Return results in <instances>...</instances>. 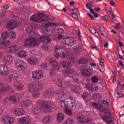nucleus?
<instances>
[{"label":"nucleus","mask_w":124,"mask_h":124,"mask_svg":"<svg viewBox=\"0 0 124 124\" xmlns=\"http://www.w3.org/2000/svg\"><path fill=\"white\" fill-rule=\"evenodd\" d=\"M23 88H24V85H23V84H22V82H17V85H16V90H22V89H23Z\"/></svg>","instance_id":"40"},{"label":"nucleus","mask_w":124,"mask_h":124,"mask_svg":"<svg viewBox=\"0 0 124 124\" xmlns=\"http://www.w3.org/2000/svg\"><path fill=\"white\" fill-rule=\"evenodd\" d=\"M67 102L65 101H62L61 102L62 105H60L62 108L65 107H70V108H73L74 106H76V100L73 98V97H69V99L67 100Z\"/></svg>","instance_id":"6"},{"label":"nucleus","mask_w":124,"mask_h":124,"mask_svg":"<svg viewBox=\"0 0 124 124\" xmlns=\"http://www.w3.org/2000/svg\"><path fill=\"white\" fill-rule=\"evenodd\" d=\"M9 45H10V41L9 40H1V42L0 43V49L5 48V47H7V46H9Z\"/></svg>","instance_id":"18"},{"label":"nucleus","mask_w":124,"mask_h":124,"mask_svg":"<svg viewBox=\"0 0 124 124\" xmlns=\"http://www.w3.org/2000/svg\"><path fill=\"white\" fill-rule=\"evenodd\" d=\"M54 49L55 51H59L60 50H63V49H64V47L61 45H57L55 46Z\"/></svg>","instance_id":"43"},{"label":"nucleus","mask_w":124,"mask_h":124,"mask_svg":"<svg viewBox=\"0 0 124 124\" xmlns=\"http://www.w3.org/2000/svg\"><path fill=\"white\" fill-rule=\"evenodd\" d=\"M88 93L87 92H85L83 93L82 96L83 98H87L88 97Z\"/></svg>","instance_id":"62"},{"label":"nucleus","mask_w":124,"mask_h":124,"mask_svg":"<svg viewBox=\"0 0 124 124\" xmlns=\"http://www.w3.org/2000/svg\"><path fill=\"white\" fill-rule=\"evenodd\" d=\"M121 28H122V27L121 26V23L120 22L118 23L117 25H116L114 27V29H115L116 30H120Z\"/></svg>","instance_id":"53"},{"label":"nucleus","mask_w":124,"mask_h":124,"mask_svg":"<svg viewBox=\"0 0 124 124\" xmlns=\"http://www.w3.org/2000/svg\"><path fill=\"white\" fill-rule=\"evenodd\" d=\"M74 19H76L78 18V16H77V14L75 12V11H73V13H72L71 15Z\"/></svg>","instance_id":"57"},{"label":"nucleus","mask_w":124,"mask_h":124,"mask_svg":"<svg viewBox=\"0 0 124 124\" xmlns=\"http://www.w3.org/2000/svg\"><path fill=\"white\" fill-rule=\"evenodd\" d=\"M62 88H71L72 84L68 80L64 81L62 82Z\"/></svg>","instance_id":"26"},{"label":"nucleus","mask_w":124,"mask_h":124,"mask_svg":"<svg viewBox=\"0 0 124 124\" xmlns=\"http://www.w3.org/2000/svg\"><path fill=\"white\" fill-rule=\"evenodd\" d=\"M16 51V45L11 46L10 47L7 48V53H10V54H13L14 52Z\"/></svg>","instance_id":"23"},{"label":"nucleus","mask_w":124,"mask_h":124,"mask_svg":"<svg viewBox=\"0 0 124 124\" xmlns=\"http://www.w3.org/2000/svg\"><path fill=\"white\" fill-rule=\"evenodd\" d=\"M12 38H16V33L14 31H12L10 33Z\"/></svg>","instance_id":"56"},{"label":"nucleus","mask_w":124,"mask_h":124,"mask_svg":"<svg viewBox=\"0 0 124 124\" xmlns=\"http://www.w3.org/2000/svg\"><path fill=\"white\" fill-rule=\"evenodd\" d=\"M26 117H22L18 119V122L23 124H25Z\"/></svg>","instance_id":"46"},{"label":"nucleus","mask_w":124,"mask_h":124,"mask_svg":"<svg viewBox=\"0 0 124 124\" xmlns=\"http://www.w3.org/2000/svg\"><path fill=\"white\" fill-rule=\"evenodd\" d=\"M16 112L17 116H23V115H25V110L22 108H16Z\"/></svg>","instance_id":"32"},{"label":"nucleus","mask_w":124,"mask_h":124,"mask_svg":"<svg viewBox=\"0 0 124 124\" xmlns=\"http://www.w3.org/2000/svg\"><path fill=\"white\" fill-rule=\"evenodd\" d=\"M55 94H59V96L58 97V102L59 105H62V101H64L65 99H69V97H72V96L69 95L68 94H64L63 91L62 90H59L55 92Z\"/></svg>","instance_id":"4"},{"label":"nucleus","mask_w":124,"mask_h":124,"mask_svg":"<svg viewBox=\"0 0 124 124\" xmlns=\"http://www.w3.org/2000/svg\"><path fill=\"white\" fill-rule=\"evenodd\" d=\"M38 17L39 18V21H40V22H48L51 20V19H50V17H49V16L41 13L39 14Z\"/></svg>","instance_id":"16"},{"label":"nucleus","mask_w":124,"mask_h":124,"mask_svg":"<svg viewBox=\"0 0 124 124\" xmlns=\"http://www.w3.org/2000/svg\"><path fill=\"white\" fill-rule=\"evenodd\" d=\"M78 121L79 122H80V123H87V119H84V116H83V115H78Z\"/></svg>","instance_id":"38"},{"label":"nucleus","mask_w":124,"mask_h":124,"mask_svg":"<svg viewBox=\"0 0 124 124\" xmlns=\"http://www.w3.org/2000/svg\"><path fill=\"white\" fill-rule=\"evenodd\" d=\"M89 31L90 32L92 33L93 34H94V33H96V30L93 27H91Z\"/></svg>","instance_id":"52"},{"label":"nucleus","mask_w":124,"mask_h":124,"mask_svg":"<svg viewBox=\"0 0 124 124\" xmlns=\"http://www.w3.org/2000/svg\"><path fill=\"white\" fill-rule=\"evenodd\" d=\"M43 89V84L40 82H37L35 84L31 83L29 85V90L30 92H35L37 93L41 92Z\"/></svg>","instance_id":"7"},{"label":"nucleus","mask_w":124,"mask_h":124,"mask_svg":"<svg viewBox=\"0 0 124 124\" xmlns=\"http://www.w3.org/2000/svg\"><path fill=\"white\" fill-rule=\"evenodd\" d=\"M1 36L2 38V39L1 40L7 39V37L8 36V32H7V31H6L3 32L1 34Z\"/></svg>","instance_id":"41"},{"label":"nucleus","mask_w":124,"mask_h":124,"mask_svg":"<svg viewBox=\"0 0 124 124\" xmlns=\"http://www.w3.org/2000/svg\"><path fill=\"white\" fill-rule=\"evenodd\" d=\"M54 25H55V23H46L45 26L46 27V28H49V27H51V26H54Z\"/></svg>","instance_id":"59"},{"label":"nucleus","mask_w":124,"mask_h":124,"mask_svg":"<svg viewBox=\"0 0 124 124\" xmlns=\"http://www.w3.org/2000/svg\"><path fill=\"white\" fill-rule=\"evenodd\" d=\"M98 80H99L98 77L96 76L93 77L91 78V81L92 83H97V82H98Z\"/></svg>","instance_id":"44"},{"label":"nucleus","mask_w":124,"mask_h":124,"mask_svg":"<svg viewBox=\"0 0 124 124\" xmlns=\"http://www.w3.org/2000/svg\"><path fill=\"white\" fill-rule=\"evenodd\" d=\"M87 15L90 17L91 20H94V17H93V15H92L90 13H88Z\"/></svg>","instance_id":"63"},{"label":"nucleus","mask_w":124,"mask_h":124,"mask_svg":"<svg viewBox=\"0 0 124 124\" xmlns=\"http://www.w3.org/2000/svg\"><path fill=\"white\" fill-rule=\"evenodd\" d=\"M49 62L51 63V65L55 69H60L61 66L59 65V63L57 61L54 60V59H51L49 60Z\"/></svg>","instance_id":"19"},{"label":"nucleus","mask_w":124,"mask_h":124,"mask_svg":"<svg viewBox=\"0 0 124 124\" xmlns=\"http://www.w3.org/2000/svg\"><path fill=\"white\" fill-rule=\"evenodd\" d=\"M31 104H32V101L31 100H24L21 102V105L23 107H30Z\"/></svg>","instance_id":"21"},{"label":"nucleus","mask_w":124,"mask_h":124,"mask_svg":"<svg viewBox=\"0 0 124 124\" xmlns=\"http://www.w3.org/2000/svg\"><path fill=\"white\" fill-rule=\"evenodd\" d=\"M93 71L90 69V66L88 65H86L85 68H83L81 71V74L84 77H87L89 78L90 76L93 75Z\"/></svg>","instance_id":"11"},{"label":"nucleus","mask_w":124,"mask_h":124,"mask_svg":"<svg viewBox=\"0 0 124 124\" xmlns=\"http://www.w3.org/2000/svg\"><path fill=\"white\" fill-rule=\"evenodd\" d=\"M81 77L79 76H77V77H72L71 78V81L72 82H76V83H80L81 82V80L80 79Z\"/></svg>","instance_id":"29"},{"label":"nucleus","mask_w":124,"mask_h":124,"mask_svg":"<svg viewBox=\"0 0 124 124\" xmlns=\"http://www.w3.org/2000/svg\"><path fill=\"white\" fill-rule=\"evenodd\" d=\"M69 59L70 62H67L63 61L60 62L61 66L65 69V72L67 75H70V74L75 73V70L73 69H70V67H71L72 64L76 62V60H75L74 56L71 55H69Z\"/></svg>","instance_id":"2"},{"label":"nucleus","mask_w":124,"mask_h":124,"mask_svg":"<svg viewBox=\"0 0 124 124\" xmlns=\"http://www.w3.org/2000/svg\"><path fill=\"white\" fill-rule=\"evenodd\" d=\"M72 91L76 93H78L79 90V88L76 87L75 86H73L72 87Z\"/></svg>","instance_id":"48"},{"label":"nucleus","mask_w":124,"mask_h":124,"mask_svg":"<svg viewBox=\"0 0 124 124\" xmlns=\"http://www.w3.org/2000/svg\"><path fill=\"white\" fill-rule=\"evenodd\" d=\"M86 7L87 9H91V8H93V5L90 3H87L86 5Z\"/></svg>","instance_id":"55"},{"label":"nucleus","mask_w":124,"mask_h":124,"mask_svg":"<svg viewBox=\"0 0 124 124\" xmlns=\"http://www.w3.org/2000/svg\"><path fill=\"white\" fill-rule=\"evenodd\" d=\"M6 28L9 31L16 29V16L11 18L10 22L6 25Z\"/></svg>","instance_id":"9"},{"label":"nucleus","mask_w":124,"mask_h":124,"mask_svg":"<svg viewBox=\"0 0 124 124\" xmlns=\"http://www.w3.org/2000/svg\"><path fill=\"white\" fill-rule=\"evenodd\" d=\"M11 78L12 80H16V71H13L12 72Z\"/></svg>","instance_id":"45"},{"label":"nucleus","mask_w":124,"mask_h":124,"mask_svg":"<svg viewBox=\"0 0 124 124\" xmlns=\"http://www.w3.org/2000/svg\"><path fill=\"white\" fill-rule=\"evenodd\" d=\"M63 120H64V114L63 113H59L57 114V121L58 123L63 121Z\"/></svg>","instance_id":"25"},{"label":"nucleus","mask_w":124,"mask_h":124,"mask_svg":"<svg viewBox=\"0 0 124 124\" xmlns=\"http://www.w3.org/2000/svg\"><path fill=\"white\" fill-rule=\"evenodd\" d=\"M55 94V92L46 91L44 93V96L46 98H49Z\"/></svg>","instance_id":"24"},{"label":"nucleus","mask_w":124,"mask_h":124,"mask_svg":"<svg viewBox=\"0 0 124 124\" xmlns=\"http://www.w3.org/2000/svg\"><path fill=\"white\" fill-rule=\"evenodd\" d=\"M0 74L3 76H7L9 74V68L7 65H0Z\"/></svg>","instance_id":"15"},{"label":"nucleus","mask_w":124,"mask_h":124,"mask_svg":"<svg viewBox=\"0 0 124 124\" xmlns=\"http://www.w3.org/2000/svg\"><path fill=\"white\" fill-rule=\"evenodd\" d=\"M86 122H87L86 123L88 124H95V123L92 122V120H91V119H87Z\"/></svg>","instance_id":"60"},{"label":"nucleus","mask_w":124,"mask_h":124,"mask_svg":"<svg viewBox=\"0 0 124 124\" xmlns=\"http://www.w3.org/2000/svg\"><path fill=\"white\" fill-rule=\"evenodd\" d=\"M48 66H49V64L47 63H44L41 64V67L44 69H45V68H46V67H48Z\"/></svg>","instance_id":"51"},{"label":"nucleus","mask_w":124,"mask_h":124,"mask_svg":"<svg viewBox=\"0 0 124 124\" xmlns=\"http://www.w3.org/2000/svg\"><path fill=\"white\" fill-rule=\"evenodd\" d=\"M65 42L68 46H73L76 43V40L73 38H68L65 39Z\"/></svg>","instance_id":"17"},{"label":"nucleus","mask_w":124,"mask_h":124,"mask_svg":"<svg viewBox=\"0 0 124 124\" xmlns=\"http://www.w3.org/2000/svg\"><path fill=\"white\" fill-rule=\"evenodd\" d=\"M83 50L84 48H83L82 45L77 46L74 48V51L77 55H80V54H81V52H83Z\"/></svg>","instance_id":"22"},{"label":"nucleus","mask_w":124,"mask_h":124,"mask_svg":"<svg viewBox=\"0 0 124 124\" xmlns=\"http://www.w3.org/2000/svg\"><path fill=\"white\" fill-rule=\"evenodd\" d=\"M70 107H66L65 108V113L66 114V115H68V116H72V110L71 109H69Z\"/></svg>","instance_id":"34"},{"label":"nucleus","mask_w":124,"mask_h":124,"mask_svg":"<svg viewBox=\"0 0 124 124\" xmlns=\"http://www.w3.org/2000/svg\"><path fill=\"white\" fill-rule=\"evenodd\" d=\"M17 56L18 58H24L27 57V52L25 50H18L17 52Z\"/></svg>","instance_id":"20"},{"label":"nucleus","mask_w":124,"mask_h":124,"mask_svg":"<svg viewBox=\"0 0 124 124\" xmlns=\"http://www.w3.org/2000/svg\"><path fill=\"white\" fill-rule=\"evenodd\" d=\"M40 108L45 113H51L54 109V107L51 102L44 101L41 104Z\"/></svg>","instance_id":"5"},{"label":"nucleus","mask_w":124,"mask_h":124,"mask_svg":"<svg viewBox=\"0 0 124 124\" xmlns=\"http://www.w3.org/2000/svg\"><path fill=\"white\" fill-rule=\"evenodd\" d=\"M41 112V110L39 107H36L32 109V113H33V114H35L36 115H38V114H40Z\"/></svg>","instance_id":"35"},{"label":"nucleus","mask_w":124,"mask_h":124,"mask_svg":"<svg viewBox=\"0 0 124 124\" xmlns=\"http://www.w3.org/2000/svg\"><path fill=\"white\" fill-rule=\"evenodd\" d=\"M43 73L44 72L42 69H39L35 71L32 72V78L34 80H39L41 78H43Z\"/></svg>","instance_id":"10"},{"label":"nucleus","mask_w":124,"mask_h":124,"mask_svg":"<svg viewBox=\"0 0 124 124\" xmlns=\"http://www.w3.org/2000/svg\"><path fill=\"white\" fill-rule=\"evenodd\" d=\"M34 30L32 28V26H28L26 28V31L28 32L29 33H31V34H33V35H35V33L33 31Z\"/></svg>","instance_id":"33"},{"label":"nucleus","mask_w":124,"mask_h":124,"mask_svg":"<svg viewBox=\"0 0 124 124\" xmlns=\"http://www.w3.org/2000/svg\"><path fill=\"white\" fill-rule=\"evenodd\" d=\"M103 19L105 20L106 21V22H108V16H104L102 17Z\"/></svg>","instance_id":"64"},{"label":"nucleus","mask_w":124,"mask_h":124,"mask_svg":"<svg viewBox=\"0 0 124 124\" xmlns=\"http://www.w3.org/2000/svg\"><path fill=\"white\" fill-rule=\"evenodd\" d=\"M100 63L101 66H103V67H104V64H103V63H104V59H101L100 60Z\"/></svg>","instance_id":"61"},{"label":"nucleus","mask_w":124,"mask_h":124,"mask_svg":"<svg viewBox=\"0 0 124 124\" xmlns=\"http://www.w3.org/2000/svg\"><path fill=\"white\" fill-rule=\"evenodd\" d=\"M28 62L30 64H35L37 62V59L34 57H31L28 60Z\"/></svg>","instance_id":"28"},{"label":"nucleus","mask_w":124,"mask_h":124,"mask_svg":"<svg viewBox=\"0 0 124 124\" xmlns=\"http://www.w3.org/2000/svg\"><path fill=\"white\" fill-rule=\"evenodd\" d=\"M12 93L13 90L11 87L6 85L0 83V93Z\"/></svg>","instance_id":"13"},{"label":"nucleus","mask_w":124,"mask_h":124,"mask_svg":"<svg viewBox=\"0 0 124 124\" xmlns=\"http://www.w3.org/2000/svg\"><path fill=\"white\" fill-rule=\"evenodd\" d=\"M1 121L4 124H11L14 122V119L9 115H5L1 117Z\"/></svg>","instance_id":"14"},{"label":"nucleus","mask_w":124,"mask_h":124,"mask_svg":"<svg viewBox=\"0 0 124 124\" xmlns=\"http://www.w3.org/2000/svg\"><path fill=\"white\" fill-rule=\"evenodd\" d=\"M41 42L44 43V44L50 43L51 38L45 36H42L37 40L35 39L34 37H30L25 41L24 45L25 47H36V46H38L39 43Z\"/></svg>","instance_id":"1"},{"label":"nucleus","mask_w":124,"mask_h":124,"mask_svg":"<svg viewBox=\"0 0 124 124\" xmlns=\"http://www.w3.org/2000/svg\"><path fill=\"white\" fill-rule=\"evenodd\" d=\"M86 89L89 90L90 91H96L97 90V87L93 86V85L88 83L86 87Z\"/></svg>","instance_id":"31"},{"label":"nucleus","mask_w":124,"mask_h":124,"mask_svg":"<svg viewBox=\"0 0 124 124\" xmlns=\"http://www.w3.org/2000/svg\"><path fill=\"white\" fill-rule=\"evenodd\" d=\"M88 62H89L88 59L84 58L79 59V64H86V63H88Z\"/></svg>","instance_id":"39"},{"label":"nucleus","mask_w":124,"mask_h":124,"mask_svg":"<svg viewBox=\"0 0 124 124\" xmlns=\"http://www.w3.org/2000/svg\"><path fill=\"white\" fill-rule=\"evenodd\" d=\"M0 15L1 18H3V17H5V14L3 10L0 11Z\"/></svg>","instance_id":"58"},{"label":"nucleus","mask_w":124,"mask_h":124,"mask_svg":"<svg viewBox=\"0 0 124 124\" xmlns=\"http://www.w3.org/2000/svg\"><path fill=\"white\" fill-rule=\"evenodd\" d=\"M14 61V57L11 55H6L4 57L2 62L7 65H10Z\"/></svg>","instance_id":"12"},{"label":"nucleus","mask_w":124,"mask_h":124,"mask_svg":"<svg viewBox=\"0 0 124 124\" xmlns=\"http://www.w3.org/2000/svg\"><path fill=\"white\" fill-rule=\"evenodd\" d=\"M56 84L59 87H61L62 88V79H58L57 81L56 82Z\"/></svg>","instance_id":"42"},{"label":"nucleus","mask_w":124,"mask_h":124,"mask_svg":"<svg viewBox=\"0 0 124 124\" xmlns=\"http://www.w3.org/2000/svg\"><path fill=\"white\" fill-rule=\"evenodd\" d=\"M97 109L101 112H104V113H105L104 117H103V120L104 122L108 124H115V122L112 121V114L108 112H106V108H103V106H99L97 107Z\"/></svg>","instance_id":"3"},{"label":"nucleus","mask_w":124,"mask_h":124,"mask_svg":"<svg viewBox=\"0 0 124 124\" xmlns=\"http://www.w3.org/2000/svg\"><path fill=\"white\" fill-rule=\"evenodd\" d=\"M51 120H53V117L50 116H46L45 117L44 119V124H49Z\"/></svg>","instance_id":"30"},{"label":"nucleus","mask_w":124,"mask_h":124,"mask_svg":"<svg viewBox=\"0 0 124 124\" xmlns=\"http://www.w3.org/2000/svg\"><path fill=\"white\" fill-rule=\"evenodd\" d=\"M117 90L118 92H122V84H121L120 82H119L117 83Z\"/></svg>","instance_id":"50"},{"label":"nucleus","mask_w":124,"mask_h":124,"mask_svg":"<svg viewBox=\"0 0 124 124\" xmlns=\"http://www.w3.org/2000/svg\"><path fill=\"white\" fill-rule=\"evenodd\" d=\"M25 124H31V119L28 117L25 118Z\"/></svg>","instance_id":"54"},{"label":"nucleus","mask_w":124,"mask_h":124,"mask_svg":"<svg viewBox=\"0 0 124 124\" xmlns=\"http://www.w3.org/2000/svg\"><path fill=\"white\" fill-rule=\"evenodd\" d=\"M61 55H62V58H66L68 56V53L66 50L62 51L61 52Z\"/></svg>","instance_id":"47"},{"label":"nucleus","mask_w":124,"mask_h":124,"mask_svg":"<svg viewBox=\"0 0 124 124\" xmlns=\"http://www.w3.org/2000/svg\"><path fill=\"white\" fill-rule=\"evenodd\" d=\"M16 68L19 71H25L27 67V63L22 60H16Z\"/></svg>","instance_id":"8"},{"label":"nucleus","mask_w":124,"mask_h":124,"mask_svg":"<svg viewBox=\"0 0 124 124\" xmlns=\"http://www.w3.org/2000/svg\"><path fill=\"white\" fill-rule=\"evenodd\" d=\"M9 101L11 103H16V95H12L9 98Z\"/></svg>","instance_id":"36"},{"label":"nucleus","mask_w":124,"mask_h":124,"mask_svg":"<svg viewBox=\"0 0 124 124\" xmlns=\"http://www.w3.org/2000/svg\"><path fill=\"white\" fill-rule=\"evenodd\" d=\"M39 15V14H38L36 17V15H33L30 17V20H31V21H33L34 22H36L37 23H40V21H39V18H38Z\"/></svg>","instance_id":"27"},{"label":"nucleus","mask_w":124,"mask_h":124,"mask_svg":"<svg viewBox=\"0 0 124 124\" xmlns=\"http://www.w3.org/2000/svg\"><path fill=\"white\" fill-rule=\"evenodd\" d=\"M17 3L18 4H25L27 3V0H17Z\"/></svg>","instance_id":"49"},{"label":"nucleus","mask_w":124,"mask_h":124,"mask_svg":"<svg viewBox=\"0 0 124 124\" xmlns=\"http://www.w3.org/2000/svg\"><path fill=\"white\" fill-rule=\"evenodd\" d=\"M74 124V119L72 118H68L64 122V124Z\"/></svg>","instance_id":"37"}]
</instances>
